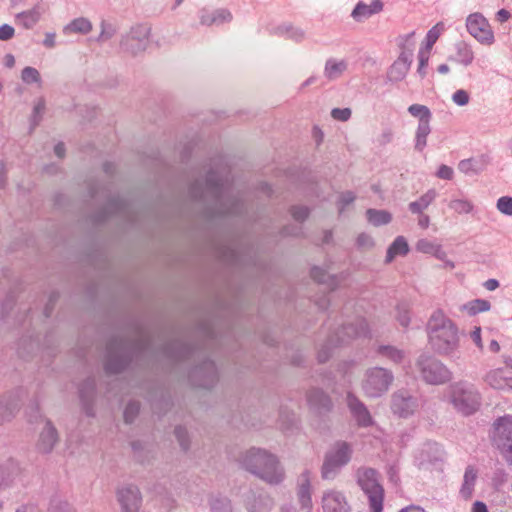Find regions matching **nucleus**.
Wrapping results in <instances>:
<instances>
[{"label": "nucleus", "instance_id": "nucleus-33", "mask_svg": "<svg viewBox=\"0 0 512 512\" xmlns=\"http://www.w3.org/2000/svg\"><path fill=\"white\" fill-rule=\"evenodd\" d=\"M274 505L273 499L267 494H259L248 499L246 508L249 512H268Z\"/></svg>", "mask_w": 512, "mask_h": 512}, {"label": "nucleus", "instance_id": "nucleus-53", "mask_svg": "<svg viewBox=\"0 0 512 512\" xmlns=\"http://www.w3.org/2000/svg\"><path fill=\"white\" fill-rule=\"evenodd\" d=\"M452 101L457 106H466L470 101V94L464 89H458L452 94Z\"/></svg>", "mask_w": 512, "mask_h": 512}, {"label": "nucleus", "instance_id": "nucleus-22", "mask_svg": "<svg viewBox=\"0 0 512 512\" xmlns=\"http://www.w3.org/2000/svg\"><path fill=\"white\" fill-rule=\"evenodd\" d=\"M382 9L383 3L381 0H373L369 5L359 2L353 9L351 16L355 21L362 22L372 15L381 12Z\"/></svg>", "mask_w": 512, "mask_h": 512}, {"label": "nucleus", "instance_id": "nucleus-45", "mask_svg": "<svg viewBox=\"0 0 512 512\" xmlns=\"http://www.w3.org/2000/svg\"><path fill=\"white\" fill-rule=\"evenodd\" d=\"M445 25L443 22H438L434 25L426 35V45L422 49H427L428 52L432 49L433 45L436 43L440 35L444 32Z\"/></svg>", "mask_w": 512, "mask_h": 512}, {"label": "nucleus", "instance_id": "nucleus-52", "mask_svg": "<svg viewBox=\"0 0 512 512\" xmlns=\"http://www.w3.org/2000/svg\"><path fill=\"white\" fill-rule=\"evenodd\" d=\"M497 209L505 214V215H509L511 216L512 215V197H509V196H503V197H500L498 200H497Z\"/></svg>", "mask_w": 512, "mask_h": 512}, {"label": "nucleus", "instance_id": "nucleus-26", "mask_svg": "<svg viewBox=\"0 0 512 512\" xmlns=\"http://www.w3.org/2000/svg\"><path fill=\"white\" fill-rule=\"evenodd\" d=\"M308 404L312 409L318 412L329 411L332 407V402L328 395L320 389H312L307 395Z\"/></svg>", "mask_w": 512, "mask_h": 512}, {"label": "nucleus", "instance_id": "nucleus-61", "mask_svg": "<svg viewBox=\"0 0 512 512\" xmlns=\"http://www.w3.org/2000/svg\"><path fill=\"white\" fill-rule=\"evenodd\" d=\"M45 110V101L43 99H39L34 108H33V122H34V125H37L40 118H41V115L42 113L44 112Z\"/></svg>", "mask_w": 512, "mask_h": 512}, {"label": "nucleus", "instance_id": "nucleus-50", "mask_svg": "<svg viewBox=\"0 0 512 512\" xmlns=\"http://www.w3.org/2000/svg\"><path fill=\"white\" fill-rule=\"evenodd\" d=\"M140 405L138 402L132 401L127 404L124 410V420L126 423H132L139 413Z\"/></svg>", "mask_w": 512, "mask_h": 512}, {"label": "nucleus", "instance_id": "nucleus-13", "mask_svg": "<svg viewBox=\"0 0 512 512\" xmlns=\"http://www.w3.org/2000/svg\"><path fill=\"white\" fill-rule=\"evenodd\" d=\"M127 365L128 359L125 355V344L118 340L110 341L107 346L106 372L116 374L121 372Z\"/></svg>", "mask_w": 512, "mask_h": 512}, {"label": "nucleus", "instance_id": "nucleus-63", "mask_svg": "<svg viewBox=\"0 0 512 512\" xmlns=\"http://www.w3.org/2000/svg\"><path fill=\"white\" fill-rule=\"evenodd\" d=\"M393 131L391 129H384L381 134L378 136L379 145H387L393 140Z\"/></svg>", "mask_w": 512, "mask_h": 512}, {"label": "nucleus", "instance_id": "nucleus-20", "mask_svg": "<svg viewBox=\"0 0 512 512\" xmlns=\"http://www.w3.org/2000/svg\"><path fill=\"white\" fill-rule=\"evenodd\" d=\"M347 405L358 425L363 427L372 425L373 420L370 412L357 397L349 393L347 395Z\"/></svg>", "mask_w": 512, "mask_h": 512}, {"label": "nucleus", "instance_id": "nucleus-51", "mask_svg": "<svg viewBox=\"0 0 512 512\" xmlns=\"http://www.w3.org/2000/svg\"><path fill=\"white\" fill-rule=\"evenodd\" d=\"M174 433L182 449L188 450L190 442L187 430L182 426H178L175 428Z\"/></svg>", "mask_w": 512, "mask_h": 512}, {"label": "nucleus", "instance_id": "nucleus-56", "mask_svg": "<svg viewBox=\"0 0 512 512\" xmlns=\"http://www.w3.org/2000/svg\"><path fill=\"white\" fill-rule=\"evenodd\" d=\"M352 115V111L350 108H334L331 111V116L333 119L338 121H348Z\"/></svg>", "mask_w": 512, "mask_h": 512}, {"label": "nucleus", "instance_id": "nucleus-4", "mask_svg": "<svg viewBox=\"0 0 512 512\" xmlns=\"http://www.w3.org/2000/svg\"><path fill=\"white\" fill-rule=\"evenodd\" d=\"M356 481L368 500L370 512H382L385 492L380 474L373 468L361 467L356 471Z\"/></svg>", "mask_w": 512, "mask_h": 512}, {"label": "nucleus", "instance_id": "nucleus-42", "mask_svg": "<svg viewBox=\"0 0 512 512\" xmlns=\"http://www.w3.org/2000/svg\"><path fill=\"white\" fill-rule=\"evenodd\" d=\"M279 34L286 36V38L295 42H301L305 38V32L299 27L284 24L277 28Z\"/></svg>", "mask_w": 512, "mask_h": 512}, {"label": "nucleus", "instance_id": "nucleus-49", "mask_svg": "<svg viewBox=\"0 0 512 512\" xmlns=\"http://www.w3.org/2000/svg\"><path fill=\"white\" fill-rule=\"evenodd\" d=\"M199 372H207L209 377L208 383L201 384L203 387L208 388L216 380V367L214 362L207 361L200 368Z\"/></svg>", "mask_w": 512, "mask_h": 512}, {"label": "nucleus", "instance_id": "nucleus-44", "mask_svg": "<svg viewBox=\"0 0 512 512\" xmlns=\"http://www.w3.org/2000/svg\"><path fill=\"white\" fill-rule=\"evenodd\" d=\"M408 112L419 119V123H430L431 112L429 108L421 104H412L408 107Z\"/></svg>", "mask_w": 512, "mask_h": 512}, {"label": "nucleus", "instance_id": "nucleus-1", "mask_svg": "<svg viewBox=\"0 0 512 512\" xmlns=\"http://www.w3.org/2000/svg\"><path fill=\"white\" fill-rule=\"evenodd\" d=\"M191 196L195 199L211 198L217 215H237L243 209L242 200L233 194L228 177H223L219 172H210L204 183L193 184Z\"/></svg>", "mask_w": 512, "mask_h": 512}, {"label": "nucleus", "instance_id": "nucleus-5", "mask_svg": "<svg viewBox=\"0 0 512 512\" xmlns=\"http://www.w3.org/2000/svg\"><path fill=\"white\" fill-rule=\"evenodd\" d=\"M368 333V326L363 318H356L353 322H349L342 326V328L335 333L334 336L329 338L326 345H324L318 352V360L321 363L326 362L330 357V347L348 344L350 341L357 337L366 336Z\"/></svg>", "mask_w": 512, "mask_h": 512}, {"label": "nucleus", "instance_id": "nucleus-39", "mask_svg": "<svg viewBox=\"0 0 512 512\" xmlns=\"http://www.w3.org/2000/svg\"><path fill=\"white\" fill-rule=\"evenodd\" d=\"M431 132L430 123H418L415 133V150L422 152L427 145V137Z\"/></svg>", "mask_w": 512, "mask_h": 512}, {"label": "nucleus", "instance_id": "nucleus-62", "mask_svg": "<svg viewBox=\"0 0 512 512\" xmlns=\"http://www.w3.org/2000/svg\"><path fill=\"white\" fill-rule=\"evenodd\" d=\"M355 200V195L351 191H347L341 194L339 198V210L340 212L344 209L345 206L349 205Z\"/></svg>", "mask_w": 512, "mask_h": 512}, {"label": "nucleus", "instance_id": "nucleus-40", "mask_svg": "<svg viewBox=\"0 0 512 512\" xmlns=\"http://www.w3.org/2000/svg\"><path fill=\"white\" fill-rule=\"evenodd\" d=\"M366 215L369 223L374 226L386 225L392 220V215L385 210L368 209Z\"/></svg>", "mask_w": 512, "mask_h": 512}, {"label": "nucleus", "instance_id": "nucleus-23", "mask_svg": "<svg viewBox=\"0 0 512 512\" xmlns=\"http://www.w3.org/2000/svg\"><path fill=\"white\" fill-rule=\"evenodd\" d=\"M20 409L19 400L16 397H0V426L10 422Z\"/></svg>", "mask_w": 512, "mask_h": 512}, {"label": "nucleus", "instance_id": "nucleus-10", "mask_svg": "<svg viewBox=\"0 0 512 512\" xmlns=\"http://www.w3.org/2000/svg\"><path fill=\"white\" fill-rule=\"evenodd\" d=\"M493 426V442L501 451L505 460L512 465V415L498 418Z\"/></svg>", "mask_w": 512, "mask_h": 512}, {"label": "nucleus", "instance_id": "nucleus-30", "mask_svg": "<svg viewBox=\"0 0 512 512\" xmlns=\"http://www.w3.org/2000/svg\"><path fill=\"white\" fill-rule=\"evenodd\" d=\"M511 377H507L502 368L491 369L484 377V381L493 389L505 390Z\"/></svg>", "mask_w": 512, "mask_h": 512}, {"label": "nucleus", "instance_id": "nucleus-27", "mask_svg": "<svg viewBox=\"0 0 512 512\" xmlns=\"http://www.w3.org/2000/svg\"><path fill=\"white\" fill-rule=\"evenodd\" d=\"M477 478L478 470L472 465L467 466L463 476V483L459 492L464 500H469L473 496Z\"/></svg>", "mask_w": 512, "mask_h": 512}, {"label": "nucleus", "instance_id": "nucleus-34", "mask_svg": "<svg viewBox=\"0 0 512 512\" xmlns=\"http://www.w3.org/2000/svg\"><path fill=\"white\" fill-rule=\"evenodd\" d=\"M396 42L400 49L398 57H403L406 60L412 61L415 49L414 32L399 36Z\"/></svg>", "mask_w": 512, "mask_h": 512}, {"label": "nucleus", "instance_id": "nucleus-12", "mask_svg": "<svg viewBox=\"0 0 512 512\" xmlns=\"http://www.w3.org/2000/svg\"><path fill=\"white\" fill-rule=\"evenodd\" d=\"M150 28L146 25H137L132 27L121 40V47L124 51L131 54L143 52L149 42Z\"/></svg>", "mask_w": 512, "mask_h": 512}, {"label": "nucleus", "instance_id": "nucleus-41", "mask_svg": "<svg viewBox=\"0 0 512 512\" xmlns=\"http://www.w3.org/2000/svg\"><path fill=\"white\" fill-rule=\"evenodd\" d=\"M395 319L403 327L408 328L411 322L410 305L406 302H400L395 309Z\"/></svg>", "mask_w": 512, "mask_h": 512}, {"label": "nucleus", "instance_id": "nucleus-21", "mask_svg": "<svg viewBox=\"0 0 512 512\" xmlns=\"http://www.w3.org/2000/svg\"><path fill=\"white\" fill-rule=\"evenodd\" d=\"M232 13L226 8H219L213 11L202 9L200 12V23L202 25H220L232 21Z\"/></svg>", "mask_w": 512, "mask_h": 512}, {"label": "nucleus", "instance_id": "nucleus-25", "mask_svg": "<svg viewBox=\"0 0 512 512\" xmlns=\"http://www.w3.org/2000/svg\"><path fill=\"white\" fill-rule=\"evenodd\" d=\"M411 64L412 61L398 57L387 70L388 81L393 83L402 81L406 77Z\"/></svg>", "mask_w": 512, "mask_h": 512}, {"label": "nucleus", "instance_id": "nucleus-18", "mask_svg": "<svg viewBox=\"0 0 512 512\" xmlns=\"http://www.w3.org/2000/svg\"><path fill=\"white\" fill-rule=\"evenodd\" d=\"M57 442L58 433L56 428L49 420H45L36 444L37 450L44 454L50 453Z\"/></svg>", "mask_w": 512, "mask_h": 512}, {"label": "nucleus", "instance_id": "nucleus-24", "mask_svg": "<svg viewBox=\"0 0 512 512\" xmlns=\"http://www.w3.org/2000/svg\"><path fill=\"white\" fill-rule=\"evenodd\" d=\"M298 499L302 507L311 506V474L310 471H303L298 479Z\"/></svg>", "mask_w": 512, "mask_h": 512}, {"label": "nucleus", "instance_id": "nucleus-57", "mask_svg": "<svg viewBox=\"0 0 512 512\" xmlns=\"http://www.w3.org/2000/svg\"><path fill=\"white\" fill-rule=\"evenodd\" d=\"M356 244L359 248L368 250L374 246V240L369 234L361 233L357 237Z\"/></svg>", "mask_w": 512, "mask_h": 512}, {"label": "nucleus", "instance_id": "nucleus-64", "mask_svg": "<svg viewBox=\"0 0 512 512\" xmlns=\"http://www.w3.org/2000/svg\"><path fill=\"white\" fill-rule=\"evenodd\" d=\"M51 512H74L72 507L63 501H59L57 503H53L50 507Z\"/></svg>", "mask_w": 512, "mask_h": 512}, {"label": "nucleus", "instance_id": "nucleus-17", "mask_svg": "<svg viewBox=\"0 0 512 512\" xmlns=\"http://www.w3.org/2000/svg\"><path fill=\"white\" fill-rule=\"evenodd\" d=\"M392 411L400 417H409L419 408L418 399L407 391L400 390L392 395Z\"/></svg>", "mask_w": 512, "mask_h": 512}, {"label": "nucleus", "instance_id": "nucleus-29", "mask_svg": "<svg viewBox=\"0 0 512 512\" xmlns=\"http://www.w3.org/2000/svg\"><path fill=\"white\" fill-rule=\"evenodd\" d=\"M375 353L378 357L386 359L394 364H400L406 357L404 350L392 345H378L375 348Z\"/></svg>", "mask_w": 512, "mask_h": 512}, {"label": "nucleus", "instance_id": "nucleus-8", "mask_svg": "<svg viewBox=\"0 0 512 512\" xmlns=\"http://www.w3.org/2000/svg\"><path fill=\"white\" fill-rule=\"evenodd\" d=\"M393 381L394 375L391 370L372 367L366 370L361 386L367 397L378 398L390 389Z\"/></svg>", "mask_w": 512, "mask_h": 512}, {"label": "nucleus", "instance_id": "nucleus-7", "mask_svg": "<svg viewBox=\"0 0 512 512\" xmlns=\"http://www.w3.org/2000/svg\"><path fill=\"white\" fill-rule=\"evenodd\" d=\"M420 378L427 384L441 385L452 379V373L439 359L428 354H421L416 360Z\"/></svg>", "mask_w": 512, "mask_h": 512}, {"label": "nucleus", "instance_id": "nucleus-16", "mask_svg": "<svg viewBox=\"0 0 512 512\" xmlns=\"http://www.w3.org/2000/svg\"><path fill=\"white\" fill-rule=\"evenodd\" d=\"M117 501L122 512H138L142 497L140 490L135 485H126L117 489Z\"/></svg>", "mask_w": 512, "mask_h": 512}, {"label": "nucleus", "instance_id": "nucleus-6", "mask_svg": "<svg viewBox=\"0 0 512 512\" xmlns=\"http://www.w3.org/2000/svg\"><path fill=\"white\" fill-rule=\"evenodd\" d=\"M480 399L477 388L471 383L459 381L450 386V401L463 415L473 414L480 406Z\"/></svg>", "mask_w": 512, "mask_h": 512}, {"label": "nucleus", "instance_id": "nucleus-59", "mask_svg": "<svg viewBox=\"0 0 512 512\" xmlns=\"http://www.w3.org/2000/svg\"><path fill=\"white\" fill-rule=\"evenodd\" d=\"M15 35V29L9 24H3L0 26V40L8 41Z\"/></svg>", "mask_w": 512, "mask_h": 512}, {"label": "nucleus", "instance_id": "nucleus-55", "mask_svg": "<svg viewBox=\"0 0 512 512\" xmlns=\"http://www.w3.org/2000/svg\"><path fill=\"white\" fill-rule=\"evenodd\" d=\"M436 246V243L423 238L417 241L415 248L418 252L432 255Z\"/></svg>", "mask_w": 512, "mask_h": 512}, {"label": "nucleus", "instance_id": "nucleus-38", "mask_svg": "<svg viewBox=\"0 0 512 512\" xmlns=\"http://www.w3.org/2000/svg\"><path fill=\"white\" fill-rule=\"evenodd\" d=\"M92 30L91 22L83 17L74 19L64 27V33H81L87 34Z\"/></svg>", "mask_w": 512, "mask_h": 512}, {"label": "nucleus", "instance_id": "nucleus-35", "mask_svg": "<svg viewBox=\"0 0 512 512\" xmlns=\"http://www.w3.org/2000/svg\"><path fill=\"white\" fill-rule=\"evenodd\" d=\"M409 252V246L403 236H398L387 250L385 262L390 263L396 256H405Z\"/></svg>", "mask_w": 512, "mask_h": 512}, {"label": "nucleus", "instance_id": "nucleus-60", "mask_svg": "<svg viewBox=\"0 0 512 512\" xmlns=\"http://www.w3.org/2000/svg\"><path fill=\"white\" fill-rule=\"evenodd\" d=\"M453 175H454L453 169L444 164L440 165V167L438 168V170L436 172V176L438 178L444 179V180H451L453 178Z\"/></svg>", "mask_w": 512, "mask_h": 512}, {"label": "nucleus", "instance_id": "nucleus-19", "mask_svg": "<svg viewBox=\"0 0 512 512\" xmlns=\"http://www.w3.org/2000/svg\"><path fill=\"white\" fill-rule=\"evenodd\" d=\"M44 12V6L37 3L31 9L17 13L15 15V23L24 29H33L40 21Z\"/></svg>", "mask_w": 512, "mask_h": 512}, {"label": "nucleus", "instance_id": "nucleus-37", "mask_svg": "<svg viewBox=\"0 0 512 512\" xmlns=\"http://www.w3.org/2000/svg\"><path fill=\"white\" fill-rule=\"evenodd\" d=\"M455 60L464 65L469 66L474 60V52L470 45L461 41L455 45Z\"/></svg>", "mask_w": 512, "mask_h": 512}, {"label": "nucleus", "instance_id": "nucleus-11", "mask_svg": "<svg viewBox=\"0 0 512 512\" xmlns=\"http://www.w3.org/2000/svg\"><path fill=\"white\" fill-rule=\"evenodd\" d=\"M466 27L469 34L481 44L490 46L494 43V33L489 22L482 14H470L466 20Z\"/></svg>", "mask_w": 512, "mask_h": 512}, {"label": "nucleus", "instance_id": "nucleus-58", "mask_svg": "<svg viewBox=\"0 0 512 512\" xmlns=\"http://www.w3.org/2000/svg\"><path fill=\"white\" fill-rule=\"evenodd\" d=\"M291 215L294 220L303 222L309 215V210L305 206H293L291 208Z\"/></svg>", "mask_w": 512, "mask_h": 512}, {"label": "nucleus", "instance_id": "nucleus-47", "mask_svg": "<svg viewBox=\"0 0 512 512\" xmlns=\"http://www.w3.org/2000/svg\"><path fill=\"white\" fill-rule=\"evenodd\" d=\"M21 79L26 84L40 83L41 76L36 68L27 66L21 72Z\"/></svg>", "mask_w": 512, "mask_h": 512}, {"label": "nucleus", "instance_id": "nucleus-46", "mask_svg": "<svg viewBox=\"0 0 512 512\" xmlns=\"http://www.w3.org/2000/svg\"><path fill=\"white\" fill-rule=\"evenodd\" d=\"M94 388H95L94 380L88 379L86 384L83 385L79 390L80 398L85 405L86 412L88 415H92V413L90 412V409L88 408V400H89L90 396L93 394Z\"/></svg>", "mask_w": 512, "mask_h": 512}, {"label": "nucleus", "instance_id": "nucleus-3", "mask_svg": "<svg viewBox=\"0 0 512 512\" xmlns=\"http://www.w3.org/2000/svg\"><path fill=\"white\" fill-rule=\"evenodd\" d=\"M243 465L246 470L272 485L281 483L285 477L276 456L259 448H251L246 452Z\"/></svg>", "mask_w": 512, "mask_h": 512}, {"label": "nucleus", "instance_id": "nucleus-43", "mask_svg": "<svg viewBox=\"0 0 512 512\" xmlns=\"http://www.w3.org/2000/svg\"><path fill=\"white\" fill-rule=\"evenodd\" d=\"M490 308V302L484 299H475L463 305V310H465L469 315H476L480 312H486L489 311Z\"/></svg>", "mask_w": 512, "mask_h": 512}, {"label": "nucleus", "instance_id": "nucleus-31", "mask_svg": "<svg viewBox=\"0 0 512 512\" xmlns=\"http://www.w3.org/2000/svg\"><path fill=\"white\" fill-rule=\"evenodd\" d=\"M437 191L434 188L427 190L417 200L409 203V211L413 214H421L435 201L437 198Z\"/></svg>", "mask_w": 512, "mask_h": 512}, {"label": "nucleus", "instance_id": "nucleus-54", "mask_svg": "<svg viewBox=\"0 0 512 512\" xmlns=\"http://www.w3.org/2000/svg\"><path fill=\"white\" fill-rule=\"evenodd\" d=\"M116 33V29L113 25L109 23L102 22L101 24V33L98 37L99 42H105L111 39Z\"/></svg>", "mask_w": 512, "mask_h": 512}, {"label": "nucleus", "instance_id": "nucleus-14", "mask_svg": "<svg viewBox=\"0 0 512 512\" xmlns=\"http://www.w3.org/2000/svg\"><path fill=\"white\" fill-rule=\"evenodd\" d=\"M442 460L443 451L437 443H425L415 453V462L420 469H430Z\"/></svg>", "mask_w": 512, "mask_h": 512}, {"label": "nucleus", "instance_id": "nucleus-32", "mask_svg": "<svg viewBox=\"0 0 512 512\" xmlns=\"http://www.w3.org/2000/svg\"><path fill=\"white\" fill-rule=\"evenodd\" d=\"M348 68V63L344 59L330 58L326 61L324 67V76L332 81L340 78Z\"/></svg>", "mask_w": 512, "mask_h": 512}, {"label": "nucleus", "instance_id": "nucleus-48", "mask_svg": "<svg viewBox=\"0 0 512 512\" xmlns=\"http://www.w3.org/2000/svg\"><path fill=\"white\" fill-rule=\"evenodd\" d=\"M430 52L427 49H420L418 53L419 65L417 68V73L420 78H424L426 76V67L428 65Z\"/></svg>", "mask_w": 512, "mask_h": 512}, {"label": "nucleus", "instance_id": "nucleus-28", "mask_svg": "<svg viewBox=\"0 0 512 512\" xmlns=\"http://www.w3.org/2000/svg\"><path fill=\"white\" fill-rule=\"evenodd\" d=\"M311 277L318 283L326 284L330 290H335L344 279L342 275H332L320 267L312 268Z\"/></svg>", "mask_w": 512, "mask_h": 512}, {"label": "nucleus", "instance_id": "nucleus-36", "mask_svg": "<svg viewBox=\"0 0 512 512\" xmlns=\"http://www.w3.org/2000/svg\"><path fill=\"white\" fill-rule=\"evenodd\" d=\"M448 207L454 213L463 215L474 211V204L466 197H453L448 203Z\"/></svg>", "mask_w": 512, "mask_h": 512}, {"label": "nucleus", "instance_id": "nucleus-15", "mask_svg": "<svg viewBox=\"0 0 512 512\" xmlns=\"http://www.w3.org/2000/svg\"><path fill=\"white\" fill-rule=\"evenodd\" d=\"M323 512H351V505L346 495L336 489H327L321 498Z\"/></svg>", "mask_w": 512, "mask_h": 512}, {"label": "nucleus", "instance_id": "nucleus-2", "mask_svg": "<svg viewBox=\"0 0 512 512\" xmlns=\"http://www.w3.org/2000/svg\"><path fill=\"white\" fill-rule=\"evenodd\" d=\"M428 343L438 355L451 356L460 347L459 329L443 310H435L426 324Z\"/></svg>", "mask_w": 512, "mask_h": 512}, {"label": "nucleus", "instance_id": "nucleus-9", "mask_svg": "<svg viewBox=\"0 0 512 512\" xmlns=\"http://www.w3.org/2000/svg\"><path fill=\"white\" fill-rule=\"evenodd\" d=\"M352 449L346 442H337L326 453L321 468V476L324 480H333L341 468L347 465L351 459Z\"/></svg>", "mask_w": 512, "mask_h": 512}]
</instances>
